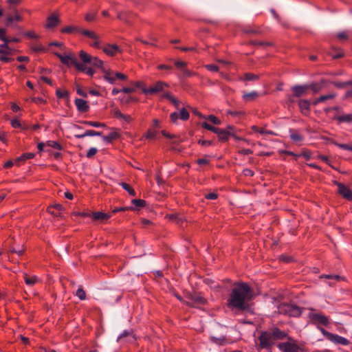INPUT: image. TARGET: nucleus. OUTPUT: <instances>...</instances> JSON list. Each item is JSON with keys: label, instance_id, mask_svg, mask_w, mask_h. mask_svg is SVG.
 Segmentation results:
<instances>
[{"label": "nucleus", "instance_id": "nucleus-1", "mask_svg": "<svg viewBox=\"0 0 352 352\" xmlns=\"http://www.w3.org/2000/svg\"><path fill=\"white\" fill-rule=\"evenodd\" d=\"M253 296V290L247 283H235L227 299V306L232 310H245L248 308L249 302L252 299Z\"/></svg>", "mask_w": 352, "mask_h": 352}, {"label": "nucleus", "instance_id": "nucleus-2", "mask_svg": "<svg viewBox=\"0 0 352 352\" xmlns=\"http://www.w3.org/2000/svg\"><path fill=\"white\" fill-rule=\"evenodd\" d=\"M287 336L286 332L281 331L277 327H273L267 331H262L258 337L260 341L259 347L269 349L276 341L284 340Z\"/></svg>", "mask_w": 352, "mask_h": 352}, {"label": "nucleus", "instance_id": "nucleus-3", "mask_svg": "<svg viewBox=\"0 0 352 352\" xmlns=\"http://www.w3.org/2000/svg\"><path fill=\"white\" fill-rule=\"evenodd\" d=\"M278 311L280 314L289 317H298L300 316L301 309L294 303H281L278 307Z\"/></svg>", "mask_w": 352, "mask_h": 352}, {"label": "nucleus", "instance_id": "nucleus-4", "mask_svg": "<svg viewBox=\"0 0 352 352\" xmlns=\"http://www.w3.org/2000/svg\"><path fill=\"white\" fill-rule=\"evenodd\" d=\"M187 298L188 301L185 302V303L188 306L199 307L207 303V300L201 294L195 292L188 294Z\"/></svg>", "mask_w": 352, "mask_h": 352}, {"label": "nucleus", "instance_id": "nucleus-5", "mask_svg": "<svg viewBox=\"0 0 352 352\" xmlns=\"http://www.w3.org/2000/svg\"><path fill=\"white\" fill-rule=\"evenodd\" d=\"M164 87H168V85L165 82L158 81L148 88H142V91L146 94H154L162 91Z\"/></svg>", "mask_w": 352, "mask_h": 352}, {"label": "nucleus", "instance_id": "nucleus-6", "mask_svg": "<svg viewBox=\"0 0 352 352\" xmlns=\"http://www.w3.org/2000/svg\"><path fill=\"white\" fill-rule=\"evenodd\" d=\"M309 318L313 322L325 326L329 322V318L326 316L319 313H311L309 314Z\"/></svg>", "mask_w": 352, "mask_h": 352}, {"label": "nucleus", "instance_id": "nucleus-7", "mask_svg": "<svg viewBox=\"0 0 352 352\" xmlns=\"http://www.w3.org/2000/svg\"><path fill=\"white\" fill-rule=\"evenodd\" d=\"M336 184L338 186V192L344 198L351 201L352 191L347 186L341 183L336 182Z\"/></svg>", "mask_w": 352, "mask_h": 352}, {"label": "nucleus", "instance_id": "nucleus-8", "mask_svg": "<svg viewBox=\"0 0 352 352\" xmlns=\"http://www.w3.org/2000/svg\"><path fill=\"white\" fill-rule=\"evenodd\" d=\"M175 67L180 71V77H190L193 73L186 68L187 63L184 61L176 60L175 62Z\"/></svg>", "mask_w": 352, "mask_h": 352}, {"label": "nucleus", "instance_id": "nucleus-9", "mask_svg": "<svg viewBox=\"0 0 352 352\" xmlns=\"http://www.w3.org/2000/svg\"><path fill=\"white\" fill-rule=\"evenodd\" d=\"M308 89L309 87H307V85H294L292 87V90L293 91V96L298 98L305 96L307 94Z\"/></svg>", "mask_w": 352, "mask_h": 352}, {"label": "nucleus", "instance_id": "nucleus-10", "mask_svg": "<svg viewBox=\"0 0 352 352\" xmlns=\"http://www.w3.org/2000/svg\"><path fill=\"white\" fill-rule=\"evenodd\" d=\"M278 347L282 352H298V346L289 342L279 343Z\"/></svg>", "mask_w": 352, "mask_h": 352}, {"label": "nucleus", "instance_id": "nucleus-11", "mask_svg": "<svg viewBox=\"0 0 352 352\" xmlns=\"http://www.w3.org/2000/svg\"><path fill=\"white\" fill-rule=\"evenodd\" d=\"M134 16L135 14L129 10L118 12L117 14V17L118 19L129 24L132 22V19L134 17Z\"/></svg>", "mask_w": 352, "mask_h": 352}, {"label": "nucleus", "instance_id": "nucleus-12", "mask_svg": "<svg viewBox=\"0 0 352 352\" xmlns=\"http://www.w3.org/2000/svg\"><path fill=\"white\" fill-rule=\"evenodd\" d=\"M311 102L308 100H299L298 107L301 113L305 116L309 115L310 112Z\"/></svg>", "mask_w": 352, "mask_h": 352}, {"label": "nucleus", "instance_id": "nucleus-13", "mask_svg": "<svg viewBox=\"0 0 352 352\" xmlns=\"http://www.w3.org/2000/svg\"><path fill=\"white\" fill-rule=\"evenodd\" d=\"M329 341H331V342L336 344H340V345H343V346H346L348 344H349V341L344 338V337H342L339 335H337V334H333L331 336Z\"/></svg>", "mask_w": 352, "mask_h": 352}, {"label": "nucleus", "instance_id": "nucleus-14", "mask_svg": "<svg viewBox=\"0 0 352 352\" xmlns=\"http://www.w3.org/2000/svg\"><path fill=\"white\" fill-rule=\"evenodd\" d=\"M74 103L76 106L78 111L80 112H87L89 109V106L87 104V101L80 99L76 98L74 100Z\"/></svg>", "mask_w": 352, "mask_h": 352}, {"label": "nucleus", "instance_id": "nucleus-15", "mask_svg": "<svg viewBox=\"0 0 352 352\" xmlns=\"http://www.w3.org/2000/svg\"><path fill=\"white\" fill-rule=\"evenodd\" d=\"M103 52L109 55V56H114L116 53L118 52H120L121 50L120 49V47L117 45H115V44H113V45H107V46H105L104 48H103Z\"/></svg>", "mask_w": 352, "mask_h": 352}, {"label": "nucleus", "instance_id": "nucleus-16", "mask_svg": "<svg viewBox=\"0 0 352 352\" xmlns=\"http://www.w3.org/2000/svg\"><path fill=\"white\" fill-rule=\"evenodd\" d=\"M103 78L110 84H115L117 80L115 72L103 69Z\"/></svg>", "mask_w": 352, "mask_h": 352}, {"label": "nucleus", "instance_id": "nucleus-17", "mask_svg": "<svg viewBox=\"0 0 352 352\" xmlns=\"http://www.w3.org/2000/svg\"><path fill=\"white\" fill-rule=\"evenodd\" d=\"M63 63L68 67L74 65L76 68H77V65L79 63L77 61L76 58L73 54H69L65 55V60H63Z\"/></svg>", "mask_w": 352, "mask_h": 352}, {"label": "nucleus", "instance_id": "nucleus-18", "mask_svg": "<svg viewBox=\"0 0 352 352\" xmlns=\"http://www.w3.org/2000/svg\"><path fill=\"white\" fill-rule=\"evenodd\" d=\"M79 57L82 62V64H83L84 65H91V62L94 58V56H91L90 54H87V52L82 50L80 52Z\"/></svg>", "mask_w": 352, "mask_h": 352}, {"label": "nucleus", "instance_id": "nucleus-19", "mask_svg": "<svg viewBox=\"0 0 352 352\" xmlns=\"http://www.w3.org/2000/svg\"><path fill=\"white\" fill-rule=\"evenodd\" d=\"M91 216L94 220H98L100 221H104L109 219L111 217V215L107 213H104L102 212H95L89 214Z\"/></svg>", "mask_w": 352, "mask_h": 352}, {"label": "nucleus", "instance_id": "nucleus-20", "mask_svg": "<svg viewBox=\"0 0 352 352\" xmlns=\"http://www.w3.org/2000/svg\"><path fill=\"white\" fill-rule=\"evenodd\" d=\"M22 20L23 17L18 12L13 13L12 14H7L6 25H10L14 21H21Z\"/></svg>", "mask_w": 352, "mask_h": 352}, {"label": "nucleus", "instance_id": "nucleus-21", "mask_svg": "<svg viewBox=\"0 0 352 352\" xmlns=\"http://www.w3.org/2000/svg\"><path fill=\"white\" fill-rule=\"evenodd\" d=\"M324 81L322 80L320 82H314L307 85L309 89H311L314 94L319 92L324 87Z\"/></svg>", "mask_w": 352, "mask_h": 352}, {"label": "nucleus", "instance_id": "nucleus-22", "mask_svg": "<svg viewBox=\"0 0 352 352\" xmlns=\"http://www.w3.org/2000/svg\"><path fill=\"white\" fill-rule=\"evenodd\" d=\"M335 96H336V95L333 94L322 95V96H320L319 98H318L317 99H316L315 100H314L312 102V104L316 106L318 104H319L320 102H323L327 100L333 99L335 98Z\"/></svg>", "mask_w": 352, "mask_h": 352}, {"label": "nucleus", "instance_id": "nucleus-23", "mask_svg": "<svg viewBox=\"0 0 352 352\" xmlns=\"http://www.w3.org/2000/svg\"><path fill=\"white\" fill-rule=\"evenodd\" d=\"M334 119L337 120L338 121V123H350L352 122V114H345L341 116L336 115L335 116Z\"/></svg>", "mask_w": 352, "mask_h": 352}, {"label": "nucleus", "instance_id": "nucleus-24", "mask_svg": "<svg viewBox=\"0 0 352 352\" xmlns=\"http://www.w3.org/2000/svg\"><path fill=\"white\" fill-rule=\"evenodd\" d=\"M59 22V19L57 16L55 14H52L47 19V23L46 25V27L47 28H52L58 25Z\"/></svg>", "mask_w": 352, "mask_h": 352}, {"label": "nucleus", "instance_id": "nucleus-25", "mask_svg": "<svg viewBox=\"0 0 352 352\" xmlns=\"http://www.w3.org/2000/svg\"><path fill=\"white\" fill-rule=\"evenodd\" d=\"M78 71L85 72L88 76H92L94 74V70L91 67H88L83 64L78 63L76 68Z\"/></svg>", "mask_w": 352, "mask_h": 352}, {"label": "nucleus", "instance_id": "nucleus-26", "mask_svg": "<svg viewBox=\"0 0 352 352\" xmlns=\"http://www.w3.org/2000/svg\"><path fill=\"white\" fill-rule=\"evenodd\" d=\"M259 96L258 93L256 91H253L249 93H244L243 94V98L246 101L254 100Z\"/></svg>", "mask_w": 352, "mask_h": 352}, {"label": "nucleus", "instance_id": "nucleus-27", "mask_svg": "<svg viewBox=\"0 0 352 352\" xmlns=\"http://www.w3.org/2000/svg\"><path fill=\"white\" fill-rule=\"evenodd\" d=\"M218 138L221 141H226L228 140L229 137L231 135V132L229 131H226L225 129H220L219 132L217 134Z\"/></svg>", "mask_w": 352, "mask_h": 352}, {"label": "nucleus", "instance_id": "nucleus-28", "mask_svg": "<svg viewBox=\"0 0 352 352\" xmlns=\"http://www.w3.org/2000/svg\"><path fill=\"white\" fill-rule=\"evenodd\" d=\"M76 31H78L80 33H82L85 36L91 38V39H96L97 38V34L91 31L83 30L82 28H76Z\"/></svg>", "mask_w": 352, "mask_h": 352}, {"label": "nucleus", "instance_id": "nucleus-29", "mask_svg": "<svg viewBox=\"0 0 352 352\" xmlns=\"http://www.w3.org/2000/svg\"><path fill=\"white\" fill-rule=\"evenodd\" d=\"M163 96L172 102L177 109H179L180 102L173 97L170 93H165Z\"/></svg>", "mask_w": 352, "mask_h": 352}, {"label": "nucleus", "instance_id": "nucleus-30", "mask_svg": "<svg viewBox=\"0 0 352 352\" xmlns=\"http://www.w3.org/2000/svg\"><path fill=\"white\" fill-rule=\"evenodd\" d=\"M259 79V76L257 74H252V73H245L244 74L243 78H241L242 80H248V81H256Z\"/></svg>", "mask_w": 352, "mask_h": 352}, {"label": "nucleus", "instance_id": "nucleus-31", "mask_svg": "<svg viewBox=\"0 0 352 352\" xmlns=\"http://www.w3.org/2000/svg\"><path fill=\"white\" fill-rule=\"evenodd\" d=\"M212 342L217 345H223L226 342V338L223 336L217 338L214 336H210V338Z\"/></svg>", "mask_w": 352, "mask_h": 352}, {"label": "nucleus", "instance_id": "nucleus-32", "mask_svg": "<svg viewBox=\"0 0 352 352\" xmlns=\"http://www.w3.org/2000/svg\"><path fill=\"white\" fill-rule=\"evenodd\" d=\"M289 133L290 138L293 141L300 142L303 140V137L298 133L295 132L294 130H290Z\"/></svg>", "mask_w": 352, "mask_h": 352}, {"label": "nucleus", "instance_id": "nucleus-33", "mask_svg": "<svg viewBox=\"0 0 352 352\" xmlns=\"http://www.w3.org/2000/svg\"><path fill=\"white\" fill-rule=\"evenodd\" d=\"M91 66L95 67L96 68H100L102 69V72H103V69H104L103 67V62L101 60L98 59L96 56H94V58L91 62Z\"/></svg>", "mask_w": 352, "mask_h": 352}, {"label": "nucleus", "instance_id": "nucleus-34", "mask_svg": "<svg viewBox=\"0 0 352 352\" xmlns=\"http://www.w3.org/2000/svg\"><path fill=\"white\" fill-rule=\"evenodd\" d=\"M0 40L3 42H9V38L6 36V30L3 28H0ZM0 53H6V51L0 50Z\"/></svg>", "mask_w": 352, "mask_h": 352}, {"label": "nucleus", "instance_id": "nucleus-35", "mask_svg": "<svg viewBox=\"0 0 352 352\" xmlns=\"http://www.w3.org/2000/svg\"><path fill=\"white\" fill-rule=\"evenodd\" d=\"M80 122L85 125L91 126H94V127H104L105 126V124L98 122L82 121Z\"/></svg>", "mask_w": 352, "mask_h": 352}, {"label": "nucleus", "instance_id": "nucleus-36", "mask_svg": "<svg viewBox=\"0 0 352 352\" xmlns=\"http://www.w3.org/2000/svg\"><path fill=\"white\" fill-rule=\"evenodd\" d=\"M118 137V134L116 132H113L107 136L102 138L103 140L106 142L110 143L113 140L116 139Z\"/></svg>", "mask_w": 352, "mask_h": 352}, {"label": "nucleus", "instance_id": "nucleus-37", "mask_svg": "<svg viewBox=\"0 0 352 352\" xmlns=\"http://www.w3.org/2000/svg\"><path fill=\"white\" fill-rule=\"evenodd\" d=\"M129 336H131V339H133V340L135 339L133 336L132 335V331H131L125 330L118 336V338L117 339V341L120 342L123 338H124L126 337H129Z\"/></svg>", "mask_w": 352, "mask_h": 352}, {"label": "nucleus", "instance_id": "nucleus-38", "mask_svg": "<svg viewBox=\"0 0 352 352\" xmlns=\"http://www.w3.org/2000/svg\"><path fill=\"white\" fill-rule=\"evenodd\" d=\"M34 157V154L33 153H23L16 160V162L25 161L28 159H32Z\"/></svg>", "mask_w": 352, "mask_h": 352}, {"label": "nucleus", "instance_id": "nucleus-39", "mask_svg": "<svg viewBox=\"0 0 352 352\" xmlns=\"http://www.w3.org/2000/svg\"><path fill=\"white\" fill-rule=\"evenodd\" d=\"M121 186L124 190H126L129 193L130 195H131V196L136 195L135 190L128 184L122 182L121 184Z\"/></svg>", "mask_w": 352, "mask_h": 352}, {"label": "nucleus", "instance_id": "nucleus-40", "mask_svg": "<svg viewBox=\"0 0 352 352\" xmlns=\"http://www.w3.org/2000/svg\"><path fill=\"white\" fill-rule=\"evenodd\" d=\"M24 280L27 285L32 286L36 283L37 278L35 276L30 277L25 275L24 276Z\"/></svg>", "mask_w": 352, "mask_h": 352}, {"label": "nucleus", "instance_id": "nucleus-41", "mask_svg": "<svg viewBox=\"0 0 352 352\" xmlns=\"http://www.w3.org/2000/svg\"><path fill=\"white\" fill-rule=\"evenodd\" d=\"M179 117L182 120H187L189 118V113L183 108L179 113Z\"/></svg>", "mask_w": 352, "mask_h": 352}, {"label": "nucleus", "instance_id": "nucleus-42", "mask_svg": "<svg viewBox=\"0 0 352 352\" xmlns=\"http://www.w3.org/2000/svg\"><path fill=\"white\" fill-rule=\"evenodd\" d=\"M76 295L81 300H85V298H86L85 292L83 290V289L81 286L77 289V291L76 292Z\"/></svg>", "mask_w": 352, "mask_h": 352}, {"label": "nucleus", "instance_id": "nucleus-43", "mask_svg": "<svg viewBox=\"0 0 352 352\" xmlns=\"http://www.w3.org/2000/svg\"><path fill=\"white\" fill-rule=\"evenodd\" d=\"M131 203L137 208H142L146 205V201L143 199H133Z\"/></svg>", "mask_w": 352, "mask_h": 352}, {"label": "nucleus", "instance_id": "nucleus-44", "mask_svg": "<svg viewBox=\"0 0 352 352\" xmlns=\"http://www.w3.org/2000/svg\"><path fill=\"white\" fill-rule=\"evenodd\" d=\"M56 95L58 98H65L68 97L69 93L67 91H62L60 89H57Z\"/></svg>", "mask_w": 352, "mask_h": 352}, {"label": "nucleus", "instance_id": "nucleus-45", "mask_svg": "<svg viewBox=\"0 0 352 352\" xmlns=\"http://www.w3.org/2000/svg\"><path fill=\"white\" fill-rule=\"evenodd\" d=\"M205 118L208 120L209 121H210L214 124H217L218 125V124H221V121L219 120V119L217 118L214 115H210L207 118Z\"/></svg>", "mask_w": 352, "mask_h": 352}, {"label": "nucleus", "instance_id": "nucleus-46", "mask_svg": "<svg viewBox=\"0 0 352 352\" xmlns=\"http://www.w3.org/2000/svg\"><path fill=\"white\" fill-rule=\"evenodd\" d=\"M47 144V146H49L52 148H54L58 150L62 149V146H60V144L56 141H48Z\"/></svg>", "mask_w": 352, "mask_h": 352}, {"label": "nucleus", "instance_id": "nucleus-47", "mask_svg": "<svg viewBox=\"0 0 352 352\" xmlns=\"http://www.w3.org/2000/svg\"><path fill=\"white\" fill-rule=\"evenodd\" d=\"M156 135H157V132L156 131H153L151 130H148L147 131V133L144 135V137L146 139L154 140L156 138Z\"/></svg>", "mask_w": 352, "mask_h": 352}, {"label": "nucleus", "instance_id": "nucleus-48", "mask_svg": "<svg viewBox=\"0 0 352 352\" xmlns=\"http://www.w3.org/2000/svg\"><path fill=\"white\" fill-rule=\"evenodd\" d=\"M98 152V149L95 147H91L89 149L86 156L88 158H91L93 156H94L96 153Z\"/></svg>", "mask_w": 352, "mask_h": 352}, {"label": "nucleus", "instance_id": "nucleus-49", "mask_svg": "<svg viewBox=\"0 0 352 352\" xmlns=\"http://www.w3.org/2000/svg\"><path fill=\"white\" fill-rule=\"evenodd\" d=\"M86 135L87 136H95V135L101 136L102 135V132H100V131H94V130H87L86 131Z\"/></svg>", "mask_w": 352, "mask_h": 352}, {"label": "nucleus", "instance_id": "nucleus-50", "mask_svg": "<svg viewBox=\"0 0 352 352\" xmlns=\"http://www.w3.org/2000/svg\"><path fill=\"white\" fill-rule=\"evenodd\" d=\"M96 15V13H88L85 15V20L88 22H91L95 19Z\"/></svg>", "mask_w": 352, "mask_h": 352}, {"label": "nucleus", "instance_id": "nucleus-51", "mask_svg": "<svg viewBox=\"0 0 352 352\" xmlns=\"http://www.w3.org/2000/svg\"><path fill=\"white\" fill-rule=\"evenodd\" d=\"M252 45H260V46H269L271 45V43L269 42H262V41H252Z\"/></svg>", "mask_w": 352, "mask_h": 352}, {"label": "nucleus", "instance_id": "nucleus-52", "mask_svg": "<svg viewBox=\"0 0 352 352\" xmlns=\"http://www.w3.org/2000/svg\"><path fill=\"white\" fill-rule=\"evenodd\" d=\"M8 43L9 42H4L3 44H1L0 46L1 47H2L3 49H1L2 50H4L6 51V53H3L4 54H10L9 51L10 50V48L8 46Z\"/></svg>", "mask_w": 352, "mask_h": 352}, {"label": "nucleus", "instance_id": "nucleus-53", "mask_svg": "<svg viewBox=\"0 0 352 352\" xmlns=\"http://www.w3.org/2000/svg\"><path fill=\"white\" fill-rule=\"evenodd\" d=\"M170 120L172 122L175 123L177 122V119L179 118V113H177V112L172 113L170 116Z\"/></svg>", "mask_w": 352, "mask_h": 352}, {"label": "nucleus", "instance_id": "nucleus-54", "mask_svg": "<svg viewBox=\"0 0 352 352\" xmlns=\"http://www.w3.org/2000/svg\"><path fill=\"white\" fill-rule=\"evenodd\" d=\"M206 68L210 72H218L219 67L215 65H206Z\"/></svg>", "mask_w": 352, "mask_h": 352}, {"label": "nucleus", "instance_id": "nucleus-55", "mask_svg": "<svg viewBox=\"0 0 352 352\" xmlns=\"http://www.w3.org/2000/svg\"><path fill=\"white\" fill-rule=\"evenodd\" d=\"M116 75V77L117 79H119V80H127V76L122 74V73H120V72H116L115 74Z\"/></svg>", "mask_w": 352, "mask_h": 352}, {"label": "nucleus", "instance_id": "nucleus-56", "mask_svg": "<svg viewBox=\"0 0 352 352\" xmlns=\"http://www.w3.org/2000/svg\"><path fill=\"white\" fill-rule=\"evenodd\" d=\"M320 330L322 333L327 338V339L329 340L333 333L326 331L323 328H320Z\"/></svg>", "mask_w": 352, "mask_h": 352}, {"label": "nucleus", "instance_id": "nucleus-57", "mask_svg": "<svg viewBox=\"0 0 352 352\" xmlns=\"http://www.w3.org/2000/svg\"><path fill=\"white\" fill-rule=\"evenodd\" d=\"M8 14H12L13 13L18 12L17 10L16 9V6L12 5H8Z\"/></svg>", "mask_w": 352, "mask_h": 352}, {"label": "nucleus", "instance_id": "nucleus-58", "mask_svg": "<svg viewBox=\"0 0 352 352\" xmlns=\"http://www.w3.org/2000/svg\"><path fill=\"white\" fill-rule=\"evenodd\" d=\"M133 210V207L116 208L113 210V212L116 213V212H118L125 211V210Z\"/></svg>", "mask_w": 352, "mask_h": 352}, {"label": "nucleus", "instance_id": "nucleus-59", "mask_svg": "<svg viewBox=\"0 0 352 352\" xmlns=\"http://www.w3.org/2000/svg\"><path fill=\"white\" fill-rule=\"evenodd\" d=\"M217 197H218V195L215 192H210V193L206 195V196H205V197L206 199H211V200L216 199L217 198Z\"/></svg>", "mask_w": 352, "mask_h": 352}, {"label": "nucleus", "instance_id": "nucleus-60", "mask_svg": "<svg viewBox=\"0 0 352 352\" xmlns=\"http://www.w3.org/2000/svg\"><path fill=\"white\" fill-rule=\"evenodd\" d=\"M199 144H200L201 145L204 146H211L212 144V142L210 141V140H200L199 141Z\"/></svg>", "mask_w": 352, "mask_h": 352}, {"label": "nucleus", "instance_id": "nucleus-61", "mask_svg": "<svg viewBox=\"0 0 352 352\" xmlns=\"http://www.w3.org/2000/svg\"><path fill=\"white\" fill-rule=\"evenodd\" d=\"M204 283H205L206 285H208L210 286L211 287H214V288H215V287H217V285H214V282L212 280L210 279V278H206V279L204 280Z\"/></svg>", "mask_w": 352, "mask_h": 352}, {"label": "nucleus", "instance_id": "nucleus-62", "mask_svg": "<svg viewBox=\"0 0 352 352\" xmlns=\"http://www.w3.org/2000/svg\"><path fill=\"white\" fill-rule=\"evenodd\" d=\"M336 86L340 88L345 87L346 85H350L349 81L348 82H338L335 83Z\"/></svg>", "mask_w": 352, "mask_h": 352}, {"label": "nucleus", "instance_id": "nucleus-63", "mask_svg": "<svg viewBox=\"0 0 352 352\" xmlns=\"http://www.w3.org/2000/svg\"><path fill=\"white\" fill-rule=\"evenodd\" d=\"M11 124L14 128H19L21 126V124L17 119L12 120L11 122Z\"/></svg>", "mask_w": 352, "mask_h": 352}, {"label": "nucleus", "instance_id": "nucleus-64", "mask_svg": "<svg viewBox=\"0 0 352 352\" xmlns=\"http://www.w3.org/2000/svg\"><path fill=\"white\" fill-rule=\"evenodd\" d=\"M54 209H56L58 212H60L63 210V206L60 204H56L53 206H51Z\"/></svg>", "mask_w": 352, "mask_h": 352}]
</instances>
